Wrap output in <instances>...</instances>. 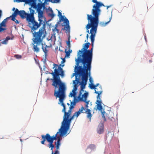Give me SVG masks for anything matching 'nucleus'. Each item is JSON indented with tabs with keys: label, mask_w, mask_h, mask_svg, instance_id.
<instances>
[{
	"label": "nucleus",
	"mask_w": 154,
	"mask_h": 154,
	"mask_svg": "<svg viewBox=\"0 0 154 154\" xmlns=\"http://www.w3.org/2000/svg\"><path fill=\"white\" fill-rule=\"evenodd\" d=\"M92 2L94 3H96L93 5V8L92 11V14L93 17L92 16L91 14L87 15V20L88 23L86 25V28L87 29V32L88 33H90L89 29L91 28L90 31V33L91 34L90 38L92 47L91 50H87L89 47L90 44V43L88 42L84 44L83 48L81 50L79 51L77 59H76L75 60L76 62H82L84 58H89L91 59V62L92 61V51L94 37L98 26L99 17L101 12L100 8L102 6H105L103 3L100 2H97V0H92Z\"/></svg>",
	"instance_id": "1"
},
{
	"label": "nucleus",
	"mask_w": 154,
	"mask_h": 154,
	"mask_svg": "<svg viewBox=\"0 0 154 154\" xmlns=\"http://www.w3.org/2000/svg\"><path fill=\"white\" fill-rule=\"evenodd\" d=\"M38 18L39 23L35 20V18L27 20L28 26L33 35V50L36 52L39 51L38 46L40 45L47 34L45 24L46 21V18L38 16Z\"/></svg>",
	"instance_id": "2"
},
{
	"label": "nucleus",
	"mask_w": 154,
	"mask_h": 154,
	"mask_svg": "<svg viewBox=\"0 0 154 154\" xmlns=\"http://www.w3.org/2000/svg\"><path fill=\"white\" fill-rule=\"evenodd\" d=\"M52 74L54 76V79L48 78L47 80L52 81L51 85L54 88V95L56 97L59 98V101L61 103V105L63 107L65 106L63 103V101L65 97L66 87L65 83L63 82L60 78L58 77L59 75L63 76V72L62 71L61 74H59L56 70L55 72L52 73Z\"/></svg>",
	"instance_id": "3"
},
{
	"label": "nucleus",
	"mask_w": 154,
	"mask_h": 154,
	"mask_svg": "<svg viewBox=\"0 0 154 154\" xmlns=\"http://www.w3.org/2000/svg\"><path fill=\"white\" fill-rule=\"evenodd\" d=\"M91 59L88 58H84L82 62H76L75 70L77 75L82 76V82H87L88 80V76L90 75V72L91 69Z\"/></svg>",
	"instance_id": "4"
},
{
	"label": "nucleus",
	"mask_w": 154,
	"mask_h": 154,
	"mask_svg": "<svg viewBox=\"0 0 154 154\" xmlns=\"http://www.w3.org/2000/svg\"><path fill=\"white\" fill-rule=\"evenodd\" d=\"M69 129L61 125L60 128L59 129V131L57 132L55 135L51 136L48 133L45 135H42V141L41 143L42 144H45V142L46 140L48 142H53L54 140L61 138L62 136L65 135L66 134Z\"/></svg>",
	"instance_id": "5"
},
{
	"label": "nucleus",
	"mask_w": 154,
	"mask_h": 154,
	"mask_svg": "<svg viewBox=\"0 0 154 154\" xmlns=\"http://www.w3.org/2000/svg\"><path fill=\"white\" fill-rule=\"evenodd\" d=\"M85 109L84 107L82 106L80 109H79L77 112H75L73 116L70 118H69V117L71 115L72 112L71 109H69L68 112H67V113H68V114L66 115L65 116L64 115L63 120L62 122V125L69 129L71 120L75 117H76V118H77L80 114L81 113L83 112V111Z\"/></svg>",
	"instance_id": "6"
},
{
	"label": "nucleus",
	"mask_w": 154,
	"mask_h": 154,
	"mask_svg": "<svg viewBox=\"0 0 154 154\" xmlns=\"http://www.w3.org/2000/svg\"><path fill=\"white\" fill-rule=\"evenodd\" d=\"M53 66H54V67L53 68V69H54L55 67H56V68L54 69V72H49V73L51 74V75H52L53 76V78L54 79V76L52 74V73H54L55 72L56 70L57 72L59 74H60L62 73V72L63 71V76H62L61 75H58V76L59 77V78H60L59 76L60 75L62 77H63L64 75V71L63 70V69L62 68H61L60 66H61L62 67H63L64 66V64L61 65L60 64V65L59 66L57 64H56L54 63Z\"/></svg>",
	"instance_id": "7"
},
{
	"label": "nucleus",
	"mask_w": 154,
	"mask_h": 154,
	"mask_svg": "<svg viewBox=\"0 0 154 154\" xmlns=\"http://www.w3.org/2000/svg\"><path fill=\"white\" fill-rule=\"evenodd\" d=\"M41 3H38L37 11L38 13V16L43 17H45L43 14V12L41 10L42 8L45 6V1L44 2H39Z\"/></svg>",
	"instance_id": "8"
},
{
	"label": "nucleus",
	"mask_w": 154,
	"mask_h": 154,
	"mask_svg": "<svg viewBox=\"0 0 154 154\" xmlns=\"http://www.w3.org/2000/svg\"><path fill=\"white\" fill-rule=\"evenodd\" d=\"M76 79L75 80H73V83L74 84V88L72 91V92H71L69 94V96L71 97H75L76 94V93L75 91L77 90V84L79 82V80L77 79V76L76 75H75Z\"/></svg>",
	"instance_id": "9"
},
{
	"label": "nucleus",
	"mask_w": 154,
	"mask_h": 154,
	"mask_svg": "<svg viewBox=\"0 0 154 154\" xmlns=\"http://www.w3.org/2000/svg\"><path fill=\"white\" fill-rule=\"evenodd\" d=\"M41 44L42 45V49L45 55L46 56L48 52V48L51 47L52 46V44L50 43L49 45H46L45 44L43 45L42 42L40 45Z\"/></svg>",
	"instance_id": "10"
},
{
	"label": "nucleus",
	"mask_w": 154,
	"mask_h": 154,
	"mask_svg": "<svg viewBox=\"0 0 154 154\" xmlns=\"http://www.w3.org/2000/svg\"><path fill=\"white\" fill-rule=\"evenodd\" d=\"M64 22L66 23L65 25L64 28L63 29L65 30V32L67 34H69L70 32V26L69 25V21L68 19H65Z\"/></svg>",
	"instance_id": "11"
},
{
	"label": "nucleus",
	"mask_w": 154,
	"mask_h": 154,
	"mask_svg": "<svg viewBox=\"0 0 154 154\" xmlns=\"http://www.w3.org/2000/svg\"><path fill=\"white\" fill-rule=\"evenodd\" d=\"M82 94V92L80 91L79 92V95L78 97V98L79 99L80 101H85L87 100V98L88 95V92L84 93L82 95V97H81V96Z\"/></svg>",
	"instance_id": "12"
},
{
	"label": "nucleus",
	"mask_w": 154,
	"mask_h": 154,
	"mask_svg": "<svg viewBox=\"0 0 154 154\" xmlns=\"http://www.w3.org/2000/svg\"><path fill=\"white\" fill-rule=\"evenodd\" d=\"M30 14H28L27 20L35 18L34 14L35 13V11L31 8H29Z\"/></svg>",
	"instance_id": "13"
},
{
	"label": "nucleus",
	"mask_w": 154,
	"mask_h": 154,
	"mask_svg": "<svg viewBox=\"0 0 154 154\" xmlns=\"http://www.w3.org/2000/svg\"><path fill=\"white\" fill-rule=\"evenodd\" d=\"M19 15L22 19L26 18L27 20V17L28 15V13H26L24 10L19 11Z\"/></svg>",
	"instance_id": "14"
},
{
	"label": "nucleus",
	"mask_w": 154,
	"mask_h": 154,
	"mask_svg": "<svg viewBox=\"0 0 154 154\" xmlns=\"http://www.w3.org/2000/svg\"><path fill=\"white\" fill-rule=\"evenodd\" d=\"M110 115V113L107 114V113H106L105 112H102V118L103 119L104 121H106V118H108V119H112V118H113L112 117H110L109 116Z\"/></svg>",
	"instance_id": "15"
},
{
	"label": "nucleus",
	"mask_w": 154,
	"mask_h": 154,
	"mask_svg": "<svg viewBox=\"0 0 154 154\" xmlns=\"http://www.w3.org/2000/svg\"><path fill=\"white\" fill-rule=\"evenodd\" d=\"M97 130L98 134H102L103 131V125L102 123L100 124L97 128Z\"/></svg>",
	"instance_id": "16"
},
{
	"label": "nucleus",
	"mask_w": 154,
	"mask_h": 154,
	"mask_svg": "<svg viewBox=\"0 0 154 154\" xmlns=\"http://www.w3.org/2000/svg\"><path fill=\"white\" fill-rule=\"evenodd\" d=\"M36 1V0H26V2L30 3L33 8H37L36 4L35 2Z\"/></svg>",
	"instance_id": "17"
},
{
	"label": "nucleus",
	"mask_w": 154,
	"mask_h": 154,
	"mask_svg": "<svg viewBox=\"0 0 154 154\" xmlns=\"http://www.w3.org/2000/svg\"><path fill=\"white\" fill-rule=\"evenodd\" d=\"M96 104H97V108L101 112L102 111L103 107L101 106V104L102 103L101 101L100 100H97L96 102Z\"/></svg>",
	"instance_id": "18"
},
{
	"label": "nucleus",
	"mask_w": 154,
	"mask_h": 154,
	"mask_svg": "<svg viewBox=\"0 0 154 154\" xmlns=\"http://www.w3.org/2000/svg\"><path fill=\"white\" fill-rule=\"evenodd\" d=\"M91 111L90 109H87V110H86L85 112V113H86L87 114V118L89 119L90 121H91V117L92 116V115L91 112Z\"/></svg>",
	"instance_id": "19"
},
{
	"label": "nucleus",
	"mask_w": 154,
	"mask_h": 154,
	"mask_svg": "<svg viewBox=\"0 0 154 154\" xmlns=\"http://www.w3.org/2000/svg\"><path fill=\"white\" fill-rule=\"evenodd\" d=\"M60 140L61 138H59L57 140V142L55 143V144L56 145V150H58L59 149L60 146Z\"/></svg>",
	"instance_id": "20"
},
{
	"label": "nucleus",
	"mask_w": 154,
	"mask_h": 154,
	"mask_svg": "<svg viewBox=\"0 0 154 154\" xmlns=\"http://www.w3.org/2000/svg\"><path fill=\"white\" fill-rule=\"evenodd\" d=\"M19 11L18 9L16 8L14 11V12L13 14L10 17V18L11 17H15L17 15H19Z\"/></svg>",
	"instance_id": "21"
},
{
	"label": "nucleus",
	"mask_w": 154,
	"mask_h": 154,
	"mask_svg": "<svg viewBox=\"0 0 154 154\" xmlns=\"http://www.w3.org/2000/svg\"><path fill=\"white\" fill-rule=\"evenodd\" d=\"M58 16L60 18V20L62 21H64L66 18L65 16H63L62 15V13L59 11H58Z\"/></svg>",
	"instance_id": "22"
},
{
	"label": "nucleus",
	"mask_w": 154,
	"mask_h": 154,
	"mask_svg": "<svg viewBox=\"0 0 154 154\" xmlns=\"http://www.w3.org/2000/svg\"><path fill=\"white\" fill-rule=\"evenodd\" d=\"M102 88L101 85H99V87L96 88V89L95 91V93H102Z\"/></svg>",
	"instance_id": "23"
},
{
	"label": "nucleus",
	"mask_w": 154,
	"mask_h": 154,
	"mask_svg": "<svg viewBox=\"0 0 154 154\" xmlns=\"http://www.w3.org/2000/svg\"><path fill=\"white\" fill-rule=\"evenodd\" d=\"M87 82H81V89L80 91L82 92H84V90L83 89L85 88V86Z\"/></svg>",
	"instance_id": "24"
},
{
	"label": "nucleus",
	"mask_w": 154,
	"mask_h": 154,
	"mask_svg": "<svg viewBox=\"0 0 154 154\" xmlns=\"http://www.w3.org/2000/svg\"><path fill=\"white\" fill-rule=\"evenodd\" d=\"M111 19V17L110 18L109 20L107 22H100V26L102 27H104V26H105L110 21Z\"/></svg>",
	"instance_id": "25"
},
{
	"label": "nucleus",
	"mask_w": 154,
	"mask_h": 154,
	"mask_svg": "<svg viewBox=\"0 0 154 154\" xmlns=\"http://www.w3.org/2000/svg\"><path fill=\"white\" fill-rule=\"evenodd\" d=\"M49 143L48 144V146L49 147V148H51V152H52L53 151V149L54 148V145L53 144V142H48Z\"/></svg>",
	"instance_id": "26"
},
{
	"label": "nucleus",
	"mask_w": 154,
	"mask_h": 154,
	"mask_svg": "<svg viewBox=\"0 0 154 154\" xmlns=\"http://www.w3.org/2000/svg\"><path fill=\"white\" fill-rule=\"evenodd\" d=\"M11 38L10 37L7 36L3 41L1 42V43H2V44H6L7 43L8 41Z\"/></svg>",
	"instance_id": "27"
},
{
	"label": "nucleus",
	"mask_w": 154,
	"mask_h": 154,
	"mask_svg": "<svg viewBox=\"0 0 154 154\" xmlns=\"http://www.w3.org/2000/svg\"><path fill=\"white\" fill-rule=\"evenodd\" d=\"M72 52V50H69V51H67L66 49H65V52L66 53V57H69L70 54V53Z\"/></svg>",
	"instance_id": "28"
},
{
	"label": "nucleus",
	"mask_w": 154,
	"mask_h": 154,
	"mask_svg": "<svg viewBox=\"0 0 154 154\" xmlns=\"http://www.w3.org/2000/svg\"><path fill=\"white\" fill-rule=\"evenodd\" d=\"M52 31L53 32V34L54 35L56 34V33H55V32L56 31L57 33H58L59 32V29H57V28H54H54L53 29H52Z\"/></svg>",
	"instance_id": "29"
},
{
	"label": "nucleus",
	"mask_w": 154,
	"mask_h": 154,
	"mask_svg": "<svg viewBox=\"0 0 154 154\" xmlns=\"http://www.w3.org/2000/svg\"><path fill=\"white\" fill-rule=\"evenodd\" d=\"M89 87L90 89H94L95 91L96 89V88L95 87V85H94L93 84H90L89 85Z\"/></svg>",
	"instance_id": "30"
},
{
	"label": "nucleus",
	"mask_w": 154,
	"mask_h": 154,
	"mask_svg": "<svg viewBox=\"0 0 154 154\" xmlns=\"http://www.w3.org/2000/svg\"><path fill=\"white\" fill-rule=\"evenodd\" d=\"M49 16L52 18H53L55 16L54 14L53 11L51 9V13L49 14Z\"/></svg>",
	"instance_id": "31"
},
{
	"label": "nucleus",
	"mask_w": 154,
	"mask_h": 154,
	"mask_svg": "<svg viewBox=\"0 0 154 154\" xmlns=\"http://www.w3.org/2000/svg\"><path fill=\"white\" fill-rule=\"evenodd\" d=\"M14 57L17 59H21L22 56L21 55L19 54H15L14 56Z\"/></svg>",
	"instance_id": "32"
},
{
	"label": "nucleus",
	"mask_w": 154,
	"mask_h": 154,
	"mask_svg": "<svg viewBox=\"0 0 154 154\" xmlns=\"http://www.w3.org/2000/svg\"><path fill=\"white\" fill-rule=\"evenodd\" d=\"M66 107L65 106L63 107V109L62 110V112H63L64 113V115L65 116H66V115H68V113H67L66 111Z\"/></svg>",
	"instance_id": "33"
},
{
	"label": "nucleus",
	"mask_w": 154,
	"mask_h": 154,
	"mask_svg": "<svg viewBox=\"0 0 154 154\" xmlns=\"http://www.w3.org/2000/svg\"><path fill=\"white\" fill-rule=\"evenodd\" d=\"M11 17V20L14 21L16 23L18 24L19 23V22L18 20L15 19V17Z\"/></svg>",
	"instance_id": "34"
},
{
	"label": "nucleus",
	"mask_w": 154,
	"mask_h": 154,
	"mask_svg": "<svg viewBox=\"0 0 154 154\" xmlns=\"http://www.w3.org/2000/svg\"><path fill=\"white\" fill-rule=\"evenodd\" d=\"M102 93H96V94H97L98 95L97 97V99H98L97 100H100V94Z\"/></svg>",
	"instance_id": "35"
},
{
	"label": "nucleus",
	"mask_w": 154,
	"mask_h": 154,
	"mask_svg": "<svg viewBox=\"0 0 154 154\" xmlns=\"http://www.w3.org/2000/svg\"><path fill=\"white\" fill-rule=\"evenodd\" d=\"M51 154H60V152L58 150H56L54 152L53 151L51 152Z\"/></svg>",
	"instance_id": "36"
},
{
	"label": "nucleus",
	"mask_w": 154,
	"mask_h": 154,
	"mask_svg": "<svg viewBox=\"0 0 154 154\" xmlns=\"http://www.w3.org/2000/svg\"><path fill=\"white\" fill-rule=\"evenodd\" d=\"M95 147V145L93 144H91L89 145L88 146V148H90V149H92L93 148H94Z\"/></svg>",
	"instance_id": "37"
},
{
	"label": "nucleus",
	"mask_w": 154,
	"mask_h": 154,
	"mask_svg": "<svg viewBox=\"0 0 154 154\" xmlns=\"http://www.w3.org/2000/svg\"><path fill=\"white\" fill-rule=\"evenodd\" d=\"M26 0H14V1H15L16 2H26Z\"/></svg>",
	"instance_id": "38"
},
{
	"label": "nucleus",
	"mask_w": 154,
	"mask_h": 154,
	"mask_svg": "<svg viewBox=\"0 0 154 154\" xmlns=\"http://www.w3.org/2000/svg\"><path fill=\"white\" fill-rule=\"evenodd\" d=\"M39 2H44L45 1V3L46 2H51V0H38Z\"/></svg>",
	"instance_id": "39"
},
{
	"label": "nucleus",
	"mask_w": 154,
	"mask_h": 154,
	"mask_svg": "<svg viewBox=\"0 0 154 154\" xmlns=\"http://www.w3.org/2000/svg\"><path fill=\"white\" fill-rule=\"evenodd\" d=\"M60 0H51V2L57 3L59 2Z\"/></svg>",
	"instance_id": "40"
},
{
	"label": "nucleus",
	"mask_w": 154,
	"mask_h": 154,
	"mask_svg": "<svg viewBox=\"0 0 154 154\" xmlns=\"http://www.w3.org/2000/svg\"><path fill=\"white\" fill-rule=\"evenodd\" d=\"M67 45H70V41H69V38L68 40L66 42Z\"/></svg>",
	"instance_id": "41"
},
{
	"label": "nucleus",
	"mask_w": 154,
	"mask_h": 154,
	"mask_svg": "<svg viewBox=\"0 0 154 154\" xmlns=\"http://www.w3.org/2000/svg\"><path fill=\"white\" fill-rule=\"evenodd\" d=\"M72 105L73 106H75V102H71L70 105Z\"/></svg>",
	"instance_id": "42"
},
{
	"label": "nucleus",
	"mask_w": 154,
	"mask_h": 154,
	"mask_svg": "<svg viewBox=\"0 0 154 154\" xmlns=\"http://www.w3.org/2000/svg\"><path fill=\"white\" fill-rule=\"evenodd\" d=\"M88 104H86L85 106V109H86V110H87V109H88Z\"/></svg>",
	"instance_id": "43"
},
{
	"label": "nucleus",
	"mask_w": 154,
	"mask_h": 154,
	"mask_svg": "<svg viewBox=\"0 0 154 154\" xmlns=\"http://www.w3.org/2000/svg\"><path fill=\"white\" fill-rule=\"evenodd\" d=\"M74 106H72V105H70V106L69 107V109H73L74 107Z\"/></svg>",
	"instance_id": "44"
},
{
	"label": "nucleus",
	"mask_w": 154,
	"mask_h": 154,
	"mask_svg": "<svg viewBox=\"0 0 154 154\" xmlns=\"http://www.w3.org/2000/svg\"><path fill=\"white\" fill-rule=\"evenodd\" d=\"M83 102H85L86 103V104H88H88H89V101H87L86 100H85V101H83Z\"/></svg>",
	"instance_id": "45"
},
{
	"label": "nucleus",
	"mask_w": 154,
	"mask_h": 154,
	"mask_svg": "<svg viewBox=\"0 0 154 154\" xmlns=\"http://www.w3.org/2000/svg\"><path fill=\"white\" fill-rule=\"evenodd\" d=\"M99 85H100L99 84V83L97 84L96 85H95V88H96L97 87H99V86H98Z\"/></svg>",
	"instance_id": "46"
},
{
	"label": "nucleus",
	"mask_w": 154,
	"mask_h": 154,
	"mask_svg": "<svg viewBox=\"0 0 154 154\" xmlns=\"http://www.w3.org/2000/svg\"><path fill=\"white\" fill-rule=\"evenodd\" d=\"M65 60L64 59H63V60H62V61H61L62 63H64L65 62Z\"/></svg>",
	"instance_id": "47"
},
{
	"label": "nucleus",
	"mask_w": 154,
	"mask_h": 154,
	"mask_svg": "<svg viewBox=\"0 0 154 154\" xmlns=\"http://www.w3.org/2000/svg\"><path fill=\"white\" fill-rule=\"evenodd\" d=\"M89 81H90V82L92 83V82H93V81H92V79H91V77H90V78L89 79Z\"/></svg>",
	"instance_id": "48"
},
{
	"label": "nucleus",
	"mask_w": 154,
	"mask_h": 154,
	"mask_svg": "<svg viewBox=\"0 0 154 154\" xmlns=\"http://www.w3.org/2000/svg\"><path fill=\"white\" fill-rule=\"evenodd\" d=\"M67 48L69 49L70 48V45H67Z\"/></svg>",
	"instance_id": "49"
},
{
	"label": "nucleus",
	"mask_w": 154,
	"mask_h": 154,
	"mask_svg": "<svg viewBox=\"0 0 154 154\" xmlns=\"http://www.w3.org/2000/svg\"><path fill=\"white\" fill-rule=\"evenodd\" d=\"M58 25L57 24H56L55 26H54V28H57V27H58Z\"/></svg>",
	"instance_id": "50"
},
{
	"label": "nucleus",
	"mask_w": 154,
	"mask_h": 154,
	"mask_svg": "<svg viewBox=\"0 0 154 154\" xmlns=\"http://www.w3.org/2000/svg\"><path fill=\"white\" fill-rule=\"evenodd\" d=\"M88 34H87L86 35V38L87 39H88Z\"/></svg>",
	"instance_id": "51"
},
{
	"label": "nucleus",
	"mask_w": 154,
	"mask_h": 154,
	"mask_svg": "<svg viewBox=\"0 0 154 154\" xmlns=\"http://www.w3.org/2000/svg\"><path fill=\"white\" fill-rule=\"evenodd\" d=\"M48 42H52V40L51 39H50L48 40ZM50 42H49V43H50Z\"/></svg>",
	"instance_id": "52"
},
{
	"label": "nucleus",
	"mask_w": 154,
	"mask_h": 154,
	"mask_svg": "<svg viewBox=\"0 0 154 154\" xmlns=\"http://www.w3.org/2000/svg\"><path fill=\"white\" fill-rule=\"evenodd\" d=\"M110 7V6H107V9H108V8Z\"/></svg>",
	"instance_id": "53"
},
{
	"label": "nucleus",
	"mask_w": 154,
	"mask_h": 154,
	"mask_svg": "<svg viewBox=\"0 0 154 154\" xmlns=\"http://www.w3.org/2000/svg\"><path fill=\"white\" fill-rule=\"evenodd\" d=\"M15 9V8H13V11H14V10Z\"/></svg>",
	"instance_id": "54"
},
{
	"label": "nucleus",
	"mask_w": 154,
	"mask_h": 154,
	"mask_svg": "<svg viewBox=\"0 0 154 154\" xmlns=\"http://www.w3.org/2000/svg\"><path fill=\"white\" fill-rule=\"evenodd\" d=\"M145 38L146 40V36H145Z\"/></svg>",
	"instance_id": "55"
},
{
	"label": "nucleus",
	"mask_w": 154,
	"mask_h": 154,
	"mask_svg": "<svg viewBox=\"0 0 154 154\" xmlns=\"http://www.w3.org/2000/svg\"><path fill=\"white\" fill-rule=\"evenodd\" d=\"M1 44H2V43H1V42L0 43V46L1 45Z\"/></svg>",
	"instance_id": "56"
},
{
	"label": "nucleus",
	"mask_w": 154,
	"mask_h": 154,
	"mask_svg": "<svg viewBox=\"0 0 154 154\" xmlns=\"http://www.w3.org/2000/svg\"><path fill=\"white\" fill-rule=\"evenodd\" d=\"M67 105H69V103H67Z\"/></svg>",
	"instance_id": "57"
}]
</instances>
